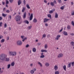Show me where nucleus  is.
Instances as JSON below:
<instances>
[{
    "mask_svg": "<svg viewBox=\"0 0 74 74\" xmlns=\"http://www.w3.org/2000/svg\"><path fill=\"white\" fill-rule=\"evenodd\" d=\"M63 56V54L62 53H60L58 55V58H61Z\"/></svg>",
    "mask_w": 74,
    "mask_h": 74,
    "instance_id": "nucleus-6",
    "label": "nucleus"
},
{
    "mask_svg": "<svg viewBox=\"0 0 74 74\" xmlns=\"http://www.w3.org/2000/svg\"><path fill=\"white\" fill-rule=\"evenodd\" d=\"M25 7H24L22 10V12H25Z\"/></svg>",
    "mask_w": 74,
    "mask_h": 74,
    "instance_id": "nucleus-35",
    "label": "nucleus"
},
{
    "mask_svg": "<svg viewBox=\"0 0 74 74\" xmlns=\"http://www.w3.org/2000/svg\"><path fill=\"white\" fill-rule=\"evenodd\" d=\"M37 19L36 18H34V19L33 22L34 23H36V22H37Z\"/></svg>",
    "mask_w": 74,
    "mask_h": 74,
    "instance_id": "nucleus-23",
    "label": "nucleus"
},
{
    "mask_svg": "<svg viewBox=\"0 0 74 74\" xmlns=\"http://www.w3.org/2000/svg\"><path fill=\"white\" fill-rule=\"evenodd\" d=\"M55 10L54 9H53V10H51V11L50 10L49 12V14H51V13H53V11H55Z\"/></svg>",
    "mask_w": 74,
    "mask_h": 74,
    "instance_id": "nucleus-11",
    "label": "nucleus"
},
{
    "mask_svg": "<svg viewBox=\"0 0 74 74\" xmlns=\"http://www.w3.org/2000/svg\"><path fill=\"white\" fill-rule=\"evenodd\" d=\"M21 37L22 39H23V40H22L23 42H24L25 40L27 39V37L25 38V36H21Z\"/></svg>",
    "mask_w": 74,
    "mask_h": 74,
    "instance_id": "nucleus-5",
    "label": "nucleus"
},
{
    "mask_svg": "<svg viewBox=\"0 0 74 74\" xmlns=\"http://www.w3.org/2000/svg\"><path fill=\"white\" fill-rule=\"evenodd\" d=\"M54 69L55 71H57V70H58V66L55 65L54 66Z\"/></svg>",
    "mask_w": 74,
    "mask_h": 74,
    "instance_id": "nucleus-14",
    "label": "nucleus"
},
{
    "mask_svg": "<svg viewBox=\"0 0 74 74\" xmlns=\"http://www.w3.org/2000/svg\"><path fill=\"white\" fill-rule=\"evenodd\" d=\"M32 26H28L27 28V29H28V30H30V29H32Z\"/></svg>",
    "mask_w": 74,
    "mask_h": 74,
    "instance_id": "nucleus-20",
    "label": "nucleus"
},
{
    "mask_svg": "<svg viewBox=\"0 0 74 74\" xmlns=\"http://www.w3.org/2000/svg\"><path fill=\"white\" fill-rule=\"evenodd\" d=\"M41 52H47V50H42L41 51Z\"/></svg>",
    "mask_w": 74,
    "mask_h": 74,
    "instance_id": "nucleus-25",
    "label": "nucleus"
},
{
    "mask_svg": "<svg viewBox=\"0 0 74 74\" xmlns=\"http://www.w3.org/2000/svg\"><path fill=\"white\" fill-rule=\"evenodd\" d=\"M22 3V1L21 0H19L18 1V5H19Z\"/></svg>",
    "mask_w": 74,
    "mask_h": 74,
    "instance_id": "nucleus-13",
    "label": "nucleus"
},
{
    "mask_svg": "<svg viewBox=\"0 0 74 74\" xmlns=\"http://www.w3.org/2000/svg\"><path fill=\"white\" fill-rule=\"evenodd\" d=\"M45 66H46V67H48L49 66V64L48 62H46L45 64Z\"/></svg>",
    "mask_w": 74,
    "mask_h": 74,
    "instance_id": "nucleus-19",
    "label": "nucleus"
},
{
    "mask_svg": "<svg viewBox=\"0 0 74 74\" xmlns=\"http://www.w3.org/2000/svg\"><path fill=\"white\" fill-rule=\"evenodd\" d=\"M72 15H74V11H72Z\"/></svg>",
    "mask_w": 74,
    "mask_h": 74,
    "instance_id": "nucleus-53",
    "label": "nucleus"
},
{
    "mask_svg": "<svg viewBox=\"0 0 74 74\" xmlns=\"http://www.w3.org/2000/svg\"><path fill=\"white\" fill-rule=\"evenodd\" d=\"M6 12L7 13H9L10 12V10H7L6 11Z\"/></svg>",
    "mask_w": 74,
    "mask_h": 74,
    "instance_id": "nucleus-48",
    "label": "nucleus"
},
{
    "mask_svg": "<svg viewBox=\"0 0 74 74\" xmlns=\"http://www.w3.org/2000/svg\"><path fill=\"white\" fill-rule=\"evenodd\" d=\"M7 57V55L3 54H1L0 56V59L1 60L4 61L5 59V58Z\"/></svg>",
    "mask_w": 74,
    "mask_h": 74,
    "instance_id": "nucleus-1",
    "label": "nucleus"
},
{
    "mask_svg": "<svg viewBox=\"0 0 74 74\" xmlns=\"http://www.w3.org/2000/svg\"><path fill=\"white\" fill-rule=\"evenodd\" d=\"M71 36H74V34L73 33H72L71 34Z\"/></svg>",
    "mask_w": 74,
    "mask_h": 74,
    "instance_id": "nucleus-64",
    "label": "nucleus"
},
{
    "mask_svg": "<svg viewBox=\"0 0 74 74\" xmlns=\"http://www.w3.org/2000/svg\"><path fill=\"white\" fill-rule=\"evenodd\" d=\"M2 25H3V23L1 22L0 23V27H1V26H2Z\"/></svg>",
    "mask_w": 74,
    "mask_h": 74,
    "instance_id": "nucleus-47",
    "label": "nucleus"
},
{
    "mask_svg": "<svg viewBox=\"0 0 74 74\" xmlns=\"http://www.w3.org/2000/svg\"><path fill=\"white\" fill-rule=\"evenodd\" d=\"M17 45H22V42L21 40H18L16 42Z\"/></svg>",
    "mask_w": 74,
    "mask_h": 74,
    "instance_id": "nucleus-4",
    "label": "nucleus"
},
{
    "mask_svg": "<svg viewBox=\"0 0 74 74\" xmlns=\"http://www.w3.org/2000/svg\"><path fill=\"white\" fill-rule=\"evenodd\" d=\"M50 4L52 6H53L54 5V2H51Z\"/></svg>",
    "mask_w": 74,
    "mask_h": 74,
    "instance_id": "nucleus-36",
    "label": "nucleus"
},
{
    "mask_svg": "<svg viewBox=\"0 0 74 74\" xmlns=\"http://www.w3.org/2000/svg\"><path fill=\"white\" fill-rule=\"evenodd\" d=\"M63 68L65 71H66V65L63 66Z\"/></svg>",
    "mask_w": 74,
    "mask_h": 74,
    "instance_id": "nucleus-18",
    "label": "nucleus"
},
{
    "mask_svg": "<svg viewBox=\"0 0 74 74\" xmlns=\"http://www.w3.org/2000/svg\"><path fill=\"white\" fill-rule=\"evenodd\" d=\"M1 70V68H0V74H1V73H3V70Z\"/></svg>",
    "mask_w": 74,
    "mask_h": 74,
    "instance_id": "nucleus-33",
    "label": "nucleus"
},
{
    "mask_svg": "<svg viewBox=\"0 0 74 74\" xmlns=\"http://www.w3.org/2000/svg\"><path fill=\"white\" fill-rule=\"evenodd\" d=\"M55 18H58V14H57V13H55Z\"/></svg>",
    "mask_w": 74,
    "mask_h": 74,
    "instance_id": "nucleus-17",
    "label": "nucleus"
},
{
    "mask_svg": "<svg viewBox=\"0 0 74 74\" xmlns=\"http://www.w3.org/2000/svg\"><path fill=\"white\" fill-rule=\"evenodd\" d=\"M71 62H70L69 64V65L68 66V67H71Z\"/></svg>",
    "mask_w": 74,
    "mask_h": 74,
    "instance_id": "nucleus-46",
    "label": "nucleus"
},
{
    "mask_svg": "<svg viewBox=\"0 0 74 74\" xmlns=\"http://www.w3.org/2000/svg\"><path fill=\"white\" fill-rule=\"evenodd\" d=\"M46 34H44L43 35V36H42V38H45V37H46Z\"/></svg>",
    "mask_w": 74,
    "mask_h": 74,
    "instance_id": "nucleus-30",
    "label": "nucleus"
},
{
    "mask_svg": "<svg viewBox=\"0 0 74 74\" xmlns=\"http://www.w3.org/2000/svg\"><path fill=\"white\" fill-rule=\"evenodd\" d=\"M9 54L10 56H15L16 55V51H9Z\"/></svg>",
    "mask_w": 74,
    "mask_h": 74,
    "instance_id": "nucleus-2",
    "label": "nucleus"
},
{
    "mask_svg": "<svg viewBox=\"0 0 74 74\" xmlns=\"http://www.w3.org/2000/svg\"><path fill=\"white\" fill-rule=\"evenodd\" d=\"M44 1L45 3H47V1L46 0H44Z\"/></svg>",
    "mask_w": 74,
    "mask_h": 74,
    "instance_id": "nucleus-59",
    "label": "nucleus"
},
{
    "mask_svg": "<svg viewBox=\"0 0 74 74\" xmlns=\"http://www.w3.org/2000/svg\"><path fill=\"white\" fill-rule=\"evenodd\" d=\"M71 27L70 25H68L67 28L68 30H70Z\"/></svg>",
    "mask_w": 74,
    "mask_h": 74,
    "instance_id": "nucleus-24",
    "label": "nucleus"
},
{
    "mask_svg": "<svg viewBox=\"0 0 74 74\" xmlns=\"http://www.w3.org/2000/svg\"><path fill=\"white\" fill-rule=\"evenodd\" d=\"M30 73H31V74H34V71H33V70H32L30 71Z\"/></svg>",
    "mask_w": 74,
    "mask_h": 74,
    "instance_id": "nucleus-34",
    "label": "nucleus"
},
{
    "mask_svg": "<svg viewBox=\"0 0 74 74\" xmlns=\"http://www.w3.org/2000/svg\"><path fill=\"white\" fill-rule=\"evenodd\" d=\"M9 19H11V18H12V17L11 16L9 15L8 16Z\"/></svg>",
    "mask_w": 74,
    "mask_h": 74,
    "instance_id": "nucleus-40",
    "label": "nucleus"
},
{
    "mask_svg": "<svg viewBox=\"0 0 74 74\" xmlns=\"http://www.w3.org/2000/svg\"><path fill=\"white\" fill-rule=\"evenodd\" d=\"M63 34L64 35H65V36H67L68 34H67V32L66 31H64L63 32Z\"/></svg>",
    "mask_w": 74,
    "mask_h": 74,
    "instance_id": "nucleus-12",
    "label": "nucleus"
},
{
    "mask_svg": "<svg viewBox=\"0 0 74 74\" xmlns=\"http://www.w3.org/2000/svg\"><path fill=\"white\" fill-rule=\"evenodd\" d=\"M5 41V40L4 39H2L1 40V42L2 43L3 42H4Z\"/></svg>",
    "mask_w": 74,
    "mask_h": 74,
    "instance_id": "nucleus-32",
    "label": "nucleus"
},
{
    "mask_svg": "<svg viewBox=\"0 0 74 74\" xmlns=\"http://www.w3.org/2000/svg\"><path fill=\"white\" fill-rule=\"evenodd\" d=\"M33 52H36V48H33Z\"/></svg>",
    "mask_w": 74,
    "mask_h": 74,
    "instance_id": "nucleus-38",
    "label": "nucleus"
},
{
    "mask_svg": "<svg viewBox=\"0 0 74 74\" xmlns=\"http://www.w3.org/2000/svg\"><path fill=\"white\" fill-rule=\"evenodd\" d=\"M32 19H33V14L32 13L30 17L29 20L30 21H32Z\"/></svg>",
    "mask_w": 74,
    "mask_h": 74,
    "instance_id": "nucleus-15",
    "label": "nucleus"
},
{
    "mask_svg": "<svg viewBox=\"0 0 74 74\" xmlns=\"http://www.w3.org/2000/svg\"><path fill=\"white\" fill-rule=\"evenodd\" d=\"M4 4H5V2H2L3 5H4Z\"/></svg>",
    "mask_w": 74,
    "mask_h": 74,
    "instance_id": "nucleus-63",
    "label": "nucleus"
},
{
    "mask_svg": "<svg viewBox=\"0 0 74 74\" xmlns=\"http://www.w3.org/2000/svg\"><path fill=\"white\" fill-rule=\"evenodd\" d=\"M54 3L56 4V0H54L53 1Z\"/></svg>",
    "mask_w": 74,
    "mask_h": 74,
    "instance_id": "nucleus-58",
    "label": "nucleus"
},
{
    "mask_svg": "<svg viewBox=\"0 0 74 74\" xmlns=\"http://www.w3.org/2000/svg\"><path fill=\"white\" fill-rule=\"evenodd\" d=\"M29 47V45H27L26 46V48H28V47Z\"/></svg>",
    "mask_w": 74,
    "mask_h": 74,
    "instance_id": "nucleus-54",
    "label": "nucleus"
},
{
    "mask_svg": "<svg viewBox=\"0 0 74 74\" xmlns=\"http://www.w3.org/2000/svg\"><path fill=\"white\" fill-rule=\"evenodd\" d=\"M38 46H39L41 45V43H38Z\"/></svg>",
    "mask_w": 74,
    "mask_h": 74,
    "instance_id": "nucleus-61",
    "label": "nucleus"
},
{
    "mask_svg": "<svg viewBox=\"0 0 74 74\" xmlns=\"http://www.w3.org/2000/svg\"><path fill=\"white\" fill-rule=\"evenodd\" d=\"M45 25L46 26H48V24L46 23L45 24Z\"/></svg>",
    "mask_w": 74,
    "mask_h": 74,
    "instance_id": "nucleus-62",
    "label": "nucleus"
},
{
    "mask_svg": "<svg viewBox=\"0 0 74 74\" xmlns=\"http://www.w3.org/2000/svg\"><path fill=\"white\" fill-rule=\"evenodd\" d=\"M21 17L20 16L17 15L16 16L15 19L16 21H21Z\"/></svg>",
    "mask_w": 74,
    "mask_h": 74,
    "instance_id": "nucleus-3",
    "label": "nucleus"
},
{
    "mask_svg": "<svg viewBox=\"0 0 74 74\" xmlns=\"http://www.w3.org/2000/svg\"><path fill=\"white\" fill-rule=\"evenodd\" d=\"M59 3H62V1L61 0H58Z\"/></svg>",
    "mask_w": 74,
    "mask_h": 74,
    "instance_id": "nucleus-49",
    "label": "nucleus"
},
{
    "mask_svg": "<svg viewBox=\"0 0 74 74\" xmlns=\"http://www.w3.org/2000/svg\"><path fill=\"white\" fill-rule=\"evenodd\" d=\"M72 66H74V62L72 63Z\"/></svg>",
    "mask_w": 74,
    "mask_h": 74,
    "instance_id": "nucleus-57",
    "label": "nucleus"
},
{
    "mask_svg": "<svg viewBox=\"0 0 74 74\" xmlns=\"http://www.w3.org/2000/svg\"><path fill=\"white\" fill-rule=\"evenodd\" d=\"M11 66V64H9L8 65V69H10V67Z\"/></svg>",
    "mask_w": 74,
    "mask_h": 74,
    "instance_id": "nucleus-39",
    "label": "nucleus"
},
{
    "mask_svg": "<svg viewBox=\"0 0 74 74\" xmlns=\"http://www.w3.org/2000/svg\"><path fill=\"white\" fill-rule=\"evenodd\" d=\"M6 38H7V40H9V36H8V37H7Z\"/></svg>",
    "mask_w": 74,
    "mask_h": 74,
    "instance_id": "nucleus-51",
    "label": "nucleus"
},
{
    "mask_svg": "<svg viewBox=\"0 0 74 74\" xmlns=\"http://www.w3.org/2000/svg\"><path fill=\"white\" fill-rule=\"evenodd\" d=\"M55 74H59V72L58 71H56L55 72Z\"/></svg>",
    "mask_w": 74,
    "mask_h": 74,
    "instance_id": "nucleus-41",
    "label": "nucleus"
},
{
    "mask_svg": "<svg viewBox=\"0 0 74 74\" xmlns=\"http://www.w3.org/2000/svg\"><path fill=\"white\" fill-rule=\"evenodd\" d=\"M44 57H45V56L44 55H42L40 56V58H44Z\"/></svg>",
    "mask_w": 74,
    "mask_h": 74,
    "instance_id": "nucleus-43",
    "label": "nucleus"
},
{
    "mask_svg": "<svg viewBox=\"0 0 74 74\" xmlns=\"http://www.w3.org/2000/svg\"><path fill=\"white\" fill-rule=\"evenodd\" d=\"M59 37H60V35H58L55 39V40H59Z\"/></svg>",
    "mask_w": 74,
    "mask_h": 74,
    "instance_id": "nucleus-10",
    "label": "nucleus"
},
{
    "mask_svg": "<svg viewBox=\"0 0 74 74\" xmlns=\"http://www.w3.org/2000/svg\"><path fill=\"white\" fill-rule=\"evenodd\" d=\"M14 64H15V63L14 62H12L11 64V66H14Z\"/></svg>",
    "mask_w": 74,
    "mask_h": 74,
    "instance_id": "nucleus-45",
    "label": "nucleus"
},
{
    "mask_svg": "<svg viewBox=\"0 0 74 74\" xmlns=\"http://www.w3.org/2000/svg\"><path fill=\"white\" fill-rule=\"evenodd\" d=\"M25 22L26 23H27V24H29V21L27 20L25 21Z\"/></svg>",
    "mask_w": 74,
    "mask_h": 74,
    "instance_id": "nucleus-31",
    "label": "nucleus"
},
{
    "mask_svg": "<svg viewBox=\"0 0 74 74\" xmlns=\"http://www.w3.org/2000/svg\"><path fill=\"white\" fill-rule=\"evenodd\" d=\"M71 45L72 46V47H74V42H71Z\"/></svg>",
    "mask_w": 74,
    "mask_h": 74,
    "instance_id": "nucleus-21",
    "label": "nucleus"
},
{
    "mask_svg": "<svg viewBox=\"0 0 74 74\" xmlns=\"http://www.w3.org/2000/svg\"><path fill=\"white\" fill-rule=\"evenodd\" d=\"M71 5H73V4H74V3L73 2H72L71 3Z\"/></svg>",
    "mask_w": 74,
    "mask_h": 74,
    "instance_id": "nucleus-60",
    "label": "nucleus"
},
{
    "mask_svg": "<svg viewBox=\"0 0 74 74\" xmlns=\"http://www.w3.org/2000/svg\"><path fill=\"white\" fill-rule=\"evenodd\" d=\"M16 22H17V23H18V24H20L22 23V21L20 20L19 21H16Z\"/></svg>",
    "mask_w": 74,
    "mask_h": 74,
    "instance_id": "nucleus-16",
    "label": "nucleus"
},
{
    "mask_svg": "<svg viewBox=\"0 0 74 74\" xmlns=\"http://www.w3.org/2000/svg\"><path fill=\"white\" fill-rule=\"evenodd\" d=\"M45 49H47V48H48V45L47 44H46L45 45Z\"/></svg>",
    "mask_w": 74,
    "mask_h": 74,
    "instance_id": "nucleus-28",
    "label": "nucleus"
},
{
    "mask_svg": "<svg viewBox=\"0 0 74 74\" xmlns=\"http://www.w3.org/2000/svg\"><path fill=\"white\" fill-rule=\"evenodd\" d=\"M7 23H5L4 24V28H6V27H7Z\"/></svg>",
    "mask_w": 74,
    "mask_h": 74,
    "instance_id": "nucleus-29",
    "label": "nucleus"
},
{
    "mask_svg": "<svg viewBox=\"0 0 74 74\" xmlns=\"http://www.w3.org/2000/svg\"><path fill=\"white\" fill-rule=\"evenodd\" d=\"M50 19H48L46 18H45L44 19V23L47 22H48V21H50Z\"/></svg>",
    "mask_w": 74,
    "mask_h": 74,
    "instance_id": "nucleus-7",
    "label": "nucleus"
},
{
    "mask_svg": "<svg viewBox=\"0 0 74 74\" xmlns=\"http://www.w3.org/2000/svg\"><path fill=\"white\" fill-rule=\"evenodd\" d=\"M23 3L25 5L26 4V1H25V0H24L23 1Z\"/></svg>",
    "mask_w": 74,
    "mask_h": 74,
    "instance_id": "nucleus-56",
    "label": "nucleus"
},
{
    "mask_svg": "<svg viewBox=\"0 0 74 74\" xmlns=\"http://www.w3.org/2000/svg\"><path fill=\"white\" fill-rule=\"evenodd\" d=\"M4 60H5V61H7V62H8V61H9L10 59L7 58V56H6V57L5 58V59Z\"/></svg>",
    "mask_w": 74,
    "mask_h": 74,
    "instance_id": "nucleus-9",
    "label": "nucleus"
},
{
    "mask_svg": "<svg viewBox=\"0 0 74 74\" xmlns=\"http://www.w3.org/2000/svg\"><path fill=\"white\" fill-rule=\"evenodd\" d=\"M61 10H63V9H64V6H62L61 7Z\"/></svg>",
    "mask_w": 74,
    "mask_h": 74,
    "instance_id": "nucleus-55",
    "label": "nucleus"
},
{
    "mask_svg": "<svg viewBox=\"0 0 74 74\" xmlns=\"http://www.w3.org/2000/svg\"><path fill=\"white\" fill-rule=\"evenodd\" d=\"M71 24L73 26H74V21H72L71 22Z\"/></svg>",
    "mask_w": 74,
    "mask_h": 74,
    "instance_id": "nucleus-44",
    "label": "nucleus"
},
{
    "mask_svg": "<svg viewBox=\"0 0 74 74\" xmlns=\"http://www.w3.org/2000/svg\"><path fill=\"white\" fill-rule=\"evenodd\" d=\"M47 16H48L50 18H51V15L50 14H49L47 15Z\"/></svg>",
    "mask_w": 74,
    "mask_h": 74,
    "instance_id": "nucleus-37",
    "label": "nucleus"
},
{
    "mask_svg": "<svg viewBox=\"0 0 74 74\" xmlns=\"http://www.w3.org/2000/svg\"><path fill=\"white\" fill-rule=\"evenodd\" d=\"M23 17L24 19H25V18H26V12H25L23 14Z\"/></svg>",
    "mask_w": 74,
    "mask_h": 74,
    "instance_id": "nucleus-8",
    "label": "nucleus"
},
{
    "mask_svg": "<svg viewBox=\"0 0 74 74\" xmlns=\"http://www.w3.org/2000/svg\"><path fill=\"white\" fill-rule=\"evenodd\" d=\"M9 1L10 3H12V1H13V0H10Z\"/></svg>",
    "mask_w": 74,
    "mask_h": 74,
    "instance_id": "nucleus-52",
    "label": "nucleus"
},
{
    "mask_svg": "<svg viewBox=\"0 0 74 74\" xmlns=\"http://www.w3.org/2000/svg\"><path fill=\"white\" fill-rule=\"evenodd\" d=\"M32 70H33V71H34H34H36V70H37L36 69V68H34Z\"/></svg>",
    "mask_w": 74,
    "mask_h": 74,
    "instance_id": "nucleus-42",
    "label": "nucleus"
},
{
    "mask_svg": "<svg viewBox=\"0 0 74 74\" xmlns=\"http://www.w3.org/2000/svg\"><path fill=\"white\" fill-rule=\"evenodd\" d=\"M7 16V14H4V13L2 14V16H3L4 17H5V16Z\"/></svg>",
    "mask_w": 74,
    "mask_h": 74,
    "instance_id": "nucleus-27",
    "label": "nucleus"
},
{
    "mask_svg": "<svg viewBox=\"0 0 74 74\" xmlns=\"http://www.w3.org/2000/svg\"><path fill=\"white\" fill-rule=\"evenodd\" d=\"M38 64L40 65V67H42V64L41 62H38Z\"/></svg>",
    "mask_w": 74,
    "mask_h": 74,
    "instance_id": "nucleus-22",
    "label": "nucleus"
},
{
    "mask_svg": "<svg viewBox=\"0 0 74 74\" xmlns=\"http://www.w3.org/2000/svg\"><path fill=\"white\" fill-rule=\"evenodd\" d=\"M27 7L28 9H30V6H29V4H27Z\"/></svg>",
    "mask_w": 74,
    "mask_h": 74,
    "instance_id": "nucleus-26",
    "label": "nucleus"
},
{
    "mask_svg": "<svg viewBox=\"0 0 74 74\" xmlns=\"http://www.w3.org/2000/svg\"><path fill=\"white\" fill-rule=\"evenodd\" d=\"M9 1H6V4H9Z\"/></svg>",
    "mask_w": 74,
    "mask_h": 74,
    "instance_id": "nucleus-50",
    "label": "nucleus"
}]
</instances>
